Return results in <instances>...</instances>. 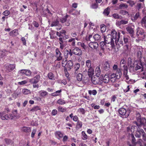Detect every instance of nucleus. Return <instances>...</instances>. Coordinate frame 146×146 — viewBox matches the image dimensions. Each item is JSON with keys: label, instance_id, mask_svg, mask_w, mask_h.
I'll list each match as a JSON object with an SVG mask.
<instances>
[{"label": "nucleus", "instance_id": "nucleus-1", "mask_svg": "<svg viewBox=\"0 0 146 146\" xmlns=\"http://www.w3.org/2000/svg\"><path fill=\"white\" fill-rule=\"evenodd\" d=\"M120 38V33L118 32L117 33L115 29H112L111 32V34H108L106 36H104V41L101 42L100 45L102 49H104L108 46L110 47L113 48L115 44L113 39L115 40V42L116 45H117L119 39Z\"/></svg>", "mask_w": 146, "mask_h": 146}, {"label": "nucleus", "instance_id": "nucleus-2", "mask_svg": "<svg viewBox=\"0 0 146 146\" xmlns=\"http://www.w3.org/2000/svg\"><path fill=\"white\" fill-rule=\"evenodd\" d=\"M119 116L123 118H127L129 116L130 112V110H127L123 108H121L118 110Z\"/></svg>", "mask_w": 146, "mask_h": 146}, {"label": "nucleus", "instance_id": "nucleus-3", "mask_svg": "<svg viewBox=\"0 0 146 146\" xmlns=\"http://www.w3.org/2000/svg\"><path fill=\"white\" fill-rule=\"evenodd\" d=\"M55 56L56 60L59 61L62 60L63 58V54L60 52L59 49L56 48L55 50Z\"/></svg>", "mask_w": 146, "mask_h": 146}, {"label": "nucleus", "instance_id": "nucleus-4", "mask_svg": "<svg viewBox=\"0 0 146 146\" xmlns=\"http://www.w3.org/2000/svg\"><path fill=\"white\" fill-rule=\"evenodd\" d=\"M135 122L138 128H140L142 125H146V119L145 118L138 119L137 121H135Z\"/></svg>", "mask_w": 146, "mask_h": 146}, {"label": "nucleus", "instance_id": "nucleus-5", "mask_svg": "<svg viewBox=\"0 0 146 146\" xmlns=\"http://www.w3.org/2000/svg\"><path fill=\"white\" fill-rule=\"evenodd\" d=\"M5 71L7 73L10 72L14 70L15 68V64H7L5 65Z\"/></svg>", "mask_w": 146, "mask_h": 146}, {"label": "nucleus", "instance_id": "nucleus-6", "mask_svg": "<svg viewBox=\"0 0 146 146\" xmlns=\"http://www.w3.org/2000/svg\"><path fill=\"white\" fill-rule=\"evenodd\" d=\"M92 77L91 78V81L93 84L96 85L97 84H100L102 83V80L100 78V77L96 76Z\"/></svg>", "mask_w": 146, "mask_h": 146}, {"label": "nucleus", "instance_id": "nucleus-7", "mask_svg": "<svg viewBox=\"0 0 146 146\" xmlns=\"http://www.w3.org/2000/svg\"><path fill=\"white\" fill-rule=\"evenodd\" d=\"M40 76L39 75H37L32 79H29V82L32 84H36L39 81Z\"/></svg>", "mask_w": 146, "mask_h": 146}, {"label": "nucleus", "instance_id": "nucleus-8", "mask_svg": "<svg viewBox=\"0 0 146 146\" xmlns=\"http://www.w3.org/2000/svg\"><path fill=\"white\" fill-rule=\"evenodd\" d=\"M100 78L102 80V83L103 82L106 84L108 83L110 80L109 75L108 74H105L104 76H100Z\"/></svg>", "mask_w": 146, "mask_h": 146}, {"label": "nucleus", "instance_id": "nucleus-9", "mask_svg": "<svg viewBox=\"0 0 146 146\" xmlns=\"http://www.w3.org/2000/svg\"><path fill=\"white\" fill-rule=\"evenodd\" d=\"M63 54L64 58L67 59L68 57L69 54L70 56H71L72 55V51L70 49H65L64 51Z\"/></svg>", "mask_w": 146, "mask_h": 146}, {"label": "nucleus", "instance_id": "nucleus-10", "mask_svg": "<svg viewBox=\"0 0 146 146\" xmlns=\"http://www.w3.org/2000/svg\"><path fill=\"white\" fill-rule=\"evenodd\" d=\"M20 73L21 74L25 75L27 76H30L31 74V71L27 69H22L20 70Z\"/></svg>", "mask_w": 146, "mask_h": 146}, {"label": "nucleus", "instance_id": "nucleus-11", "mask_svg": "<svg viewBox=\"0 0 146 146\" xmlns=\"http://www.w3.org/2000/svg\"><path fill=\"white\" fill-rule=\"evenodd\" d=\"M3 120H8L9 118V115L6 114L4 111L0 112V118Z\"/></svg>", "mask_w": 146, "mask_h": 146}, {"label": "nucleus", "instance_id": "nucleus-12", "mask_svg": "<svg viewBox=\"0 0 146 146\" xmlns=\"http://www.w3.org/2000/svg\"><path fill=\"white\" fill-rule=\"evenodd\" d=\"M72 54L73 53L78 56H80L82 54V50L77 47H76L74 49L72 50Z\"/></svg>", "mask_w": 146, "mask_h": 146}, {"label": "nucleus", "instance_id": "nucleus-13", "mask_svg": "<svg viewBox=\"0 0 146 146\" xmlns=\"http://www.w3.org/2000/svg\"><path fill=\"white\" fill-rule=\"evenodd\" d=\"M144 132V131L142 129H140V128H138L136 132L135 135V136L138 138L141 137V136L142 135Z\"/></svg>", "mask_w": 146, "mask_h": 146}, {"label": "nucleus", "instance_id": "nucleus-14", "mask_svg": "<svg viewBox=\"0 0 146 146\" xmlns=\"http://www.w3.org/2000/svg\"><path fill=\"white\" fill-rule=\"evenodd\" d=\"M134 28H132L131 26H128L126 28V30L128 33L130 34V36L132 37L134 33Z\"/></svg>", "mask_w": 146, "mask_h": 146}, {"label": "nucleus", "instance_id": "nucleus-15", "mask_svg": "<svg viewBox=\"0 0 146 146\" xmlns=\"http://www.w3.org/2000/svg\"><path fill=\"white\" fill-rule=\"evenodd\" d=\"M88 45L92 49H96L98 46V44L97 42H92L89 43Z\"/></svg>", "mask_w": 146, "mask_h": 146}, {"label": "nucleus", "instance_id": "nucleus-16", "mask_svg": "<svg viewBox=\"0 0 146 146\" xmlns=\"http://www.w3.org/2000/svg\"><path fill=\"white\" fill-rule=\"evenodd\" d=\"M80 65V64L78 63H76L74 65V74H77L80 72L79 69Z\"/></svg>", "mask_w": 146, "mask_h": 146}, {"label": "nucleus", "instance_id": "nucleus-17", "mask_svg": "<svg viewBox=\"0 0 146 146\" xmlns=\"http://www.w3.org/2000/svg\"><path fill=\"white\" fill-rule=\"evenodd\" d=\"M110 68L109 63L108 61H106L105 62L104 64L102 67V69L104 71H107L109 70Z\"/></svg>", "mask_w": 146, "mask_h": 146}, {"label": "nucleus", "instance_id": "nucleus-18", "mask_svg": "<svg viewBox=\"0 0 146 146\" xmlns=\"http://www.w3.org/2000/svg\"><path fill=\"white\" fill-rule=\"evenodd\" d=\"M39 96L42 98H45L48 95V93L44 90H41L39 92Z\"/></svg>", "mask_w": 146, "mask_h": 146}, {"label": "nucleus", "instance_id": "nucleus-19", "mask_svg": "<svg viewBox=\"0 0 146 146\" xmlns=\"http://www.w3.org/2000/svg\"><path fill=\"white\" fill-rule=\"evenodd\" d=\"M73 66V64L72 61L69 60L66 62V65L64 69H66V68H68L70 69L72 68Z\"/></svg>", "mask_w": 146, "mask_h": 146}, {"label": "nucleus", "instance_id": "nucleus-20", "mask_svg": "<svg viewBox=\"0 0 146 146\" xmlns=\"http://www.w3.org/2000/svg\"><path fill=\"white\" fill-rule=\"evenodd\" d=\"M21 130L26 133H29L31 131V128L29 127L24 126L21 128Z\"/></svg>", "mask_w": 146, "mask_h": 146}, {"label": "nucleus", "instance_id": "nucleus-21", "mask_svg": "<svg viewBox=\"0 0 146 146\" xmlns=\"http://www.w3.org/2000/svg\"><path fill=\"white\" fill-rule=\"evenodd\" d=\"M9 35L12 36H17L19 34L18 30L15 29L10 32L9 33Z\"/></svg>", "mask_w": 146, "mask_h": 146}, {"label": "nucleus", "instance_id": "nucleus-22", "mask_svg": "<svg viewBox=\"0 0 146 146\" xmlns=\"http://www.w3.org/2000/svg\"><path fill=\"white\" fill-rule=\"evenodd\" d=\"M115 74L116 75V76L117 77L116 78H117V79H119L122 75L121 69L120 68L117 69L116 71V73H115Z\"/></svg>", "mask_w": 146, "mask_h": 146}, {"label": "nucleus", "instance_id": "nucleus-23", "mask_svg": "<svg viewBox=\"0 0 146 146\" xmlns=\"http://www.w3.org/2000/svg\"><path fill=\"white\" fill-rule=\"evenodd\" d=\"M83 124L82 122L80 120H78L77 121V123L76 124V130H78L82 127Z\"/></svg>", "mask_w": 146, "mask_h": 146}, {"label": "nucleus", "instance_id": "nucleus-24", "mask_svg": "<svg viewBox=\"0 0 146 146\" xmlns=\"http://www.w3.org/2000/svg\"><path fill=\"white\" fill-rule=\"evenodd\" d=\"M110 8L109 7H108L104 10L103 13L105 16L108 17L110 13Z\"/></svg>", "mask_w": 146, "mask_h": 146}, {"label": "nucleus", "instance_id": "nucleus-25", "mask_svg": "<svg viewBox=\"0 0 146 146\" xmlns=\"http://www.w3.org/2000/svg\"><path fill=\"white\" fill-rule=\"evenodd\" d=\"M140 16L139 13L137 12L136 13L135 15L134 16H131V19L133 22H135L139 18Z\"/></svg>", "mask_w": 146, "mask_h": 146}, {"label": "nucleus", "instance_id": "nucleus-26", "mask_svg": "<svg viewBox=\"0 0 146 146\" xmlns=\"http://www.w3.org/2000/svg\"><path fill=\"white\" fill-rule=\"evenodd\" d=\"M77 75L76 78L77 80L78 81L80 82L82 81L83 77V74H82L80 73V72H78L77 74H74Z\"/></svg>", "mask_w": 146, "mask_h": 146}, {"label": "nucleus", "instance_id": "nucleus-27", "mask_svg": "<svg viewBox=\"0 0 146 146\" xmlns=\"http://www.w3.org/2000/svg\"><path fill=\"white\" fill-rule=\"evenodd\" d=\"M117 77L116 75L115 74V73H113L111 75L110 80L112 82H114L117 79Z\"/></svg>", "mask_w": 146, "mask_h": 146}, {"label": "nucleus", "instance_id": "nucleus-28", "mask_svg": "<svg viewBox=\"0 0 146 146\" xmlns=\"http://www.w3.org/2000/svg\"><path fill=\"white\" fill-rule=\"evenodd\" d=\"M101 72L100 67L99 66L97 67L95 70V75L96 76L99 77Z\"/></svg>", "mask_w": 146, "mask_h": 146}, {"label": "nucleus", "instance_id": "nucleus-29", "mask_svg": "<svg viewBox=\"0 0 146 146\" xmlns=\"http://www.w3.org/2000/svg\"><path fill=\"white\" fill-rule=\"evenodd\" d=\"M93 38L96 41L100 42L101 40V36L98 34H95Z\"/></svg>", "mask_w": 146, "mask_h": 146}, {"label": "nucleus", "instance_id": "nucleus-30", "mask_svg": "<svg viewBox=\"0 0 146 146\" xmlns=\"http://www.w3.org/2000/svg\"><path fill=\"white\" fill-rule=\"evenodd\" d=\"M126 61L124 58H123L121 60L120 62V66L121 67H123V68H125V66H127L125 65Z\"/></svg>", "mask_w": 146, "mask_h": 146}, {"label": "nucleus", "instance_id": "nucleus-31", "mask_svg": "<svg viewBox=\"0 0 146 146\" xmlns=\"http://www.w3.org/2000/svg\"><path fill=\"white\" fill-rule=\"evenodd\" d=\"M82 139L84 140H86L88 139V136L84 131L81 132Z\"/></svg>", "mask_w": 146, "mask_h": 146}, {"label": "nucleus", "instance_id": "nucleus-32", "mask_svg": "<svg viewBox=\"0 0 146 146\" xmlns=\"http://www.w3.org/2000/svg\"><path fill=\"white\" fill-rule=\"evenodd\" d=\"M136 66L135 68V70H137L140 69L142 67V63L141 62H138L136 64Z\"/></svg>", "mask_w": 146, "mask_h": 146}, {"label": "nucleus", "instance_id": "nucleus-33", "mask_svg": "<svg viewBox=\"0 0 146 146\" xmlns=\"http://www.w3.org/2000/svg\"><path fill=\"white\" fill-rule=\"evenodd\" d=\"M61 92V90H57L55 92H54L53 93H52L51 94V95L54 97L56 96H59Z\"/></svg>", "mask_w": 146, "mask_h": 146}, {"label": "nucleus", "instance_id": "nucleus-34", "mask_svg": "<svg viewBox=\"0 0 146 146\" xmlns=\"http://www.w3.org/2000/svg\"><path fill=\"white\" fill-rule=\"evenodd\" d=\"M88 69V75L89 76H92L94 74V70L91 67Z\"/></svg>", "mask_w": 146, "mask_h": 146}, {"label": "nucleus", "instance_id": "nucleus-35", "mask_svg": "<svg viewBox=\"0 0 146 146\" xmlns=\"http://www.w3.org/2000/svg\"><path fill=\"white\" fill-rule=\"evenodd\" d=\"M40 110L41 109L39 106H36L33 107L30 110V111L34 112L35 111H36Z\"/></svg>", "mask_w": 146, "mask_h": 146}, {"label": "nucleus", "instance_id": "nucleus-36", "mask_svg": "<svg viewBox=\"0 0 146 146\" xmlns=\"http://www.w3.org/2000/svg\"><path fill=\"white\" fill-rule=\"evenodd\" d=\"M48 76L49 79L51 80H55L54 75L51 72H50L48 73Z\"/></svg>", "mask_w": 146, "mask_h": 146}, {"label": "nucleus", "instance_id": "nucleus-37", "mask_svg": "<svg viewBox=\"0 0 146 146\" xmlns=\"http://www.w3.org/2000/svg\"><path fill=\"white\" fill-rule=\"evenodd\" d=\"M20 94V92L16 91L14 92L12 94V96L14 99H16Z\"/></svg>", "mask_w": 146, "mask_h": 146}, {"label": "nucleus", "instance_id": "nucleus-38", "mask_svg": "<svg viewBox=\"0 0 146 146\" xmlns=\"http://www.w3.org/2000/svg\"><path fill=\"white\" fill-rule=\"evenodd\" d=\"M112 17L115 19H119L122 18V16L119 15L117 13H114L112 15Z\"/></svg>", "mask_w": 146, "mask_h": 146}, {"label": "nucleus", "instance_id": "nucleus-39", "mask_svg": "<svg viewBox=\"0 0 146 146\" xmlns=\"http://www.w3.org/2000/svg\"><path fill=\"white\" fill-rule=\"evenodd\" d=\"M57 103L59 104L62 105H64L66 103L65 101L62 99H60L58 100L57 102Z\"/></svg>", "mask_w": 146, "mask_h": 146}, {"label": "nucleus", "instance_id": "nucleus-40", "mask_svg": "<svg viewBox=\"0 0 146 146\" xmlns=\"http://www.w3.org/2000/svg\"><path fill=\"white\" fill-rule=\"evenodd\" d=\"M56 136H58L60 138H62L63 136V134L60 131H56L55 133Z\"/></svg>", "mask_w": 146, "mask_h": 146}, {"label": "nucleus", "instance_id": "nucleus-41", "mask_svg": "<svg viewBox=\"0 0 146 146\" xmlns=\"http://www.w3.org/2000/svg\"><path fill=\"white\" fill-rule=\"evenodd\" d=\"M78 111L80 113L84 115L85 114L86 111L85 109L83 108H80L78 110Z\"/></svg>", "mask_w": 146, "mask_h": 146}, {"label": "nucleus", "instance_id": "nucleus-42", "mask_svg": "<svg viewBox=\"0 0 146 146\" xmlns=\"http://www.w3.org/2000/svg\"><path fill=\"white\" fill-rule=\"evenodd\" d=\"M100 30L102 33L105 32L106 29V27L104 24H102L100 25Z\"/></svg>", "mask_w": 146, "mask_h": 146}, {"label": "nucleus", "instance_id": "nucleus-43", "mask_svg": "<svg viewBox=\"0 0 146 146\" xmlns=\"http://www.w3.org/2000/svg\"><path fill=\"white\" fill-rule=\"evenodd\" d=\"M119 13L123 15H125L128 16L129 15V13L127 11L123 10H120L119 12Z\"/></svg>", "mask_w": 146, "mask_h": 146}, {"label": "nucleus", "instance_id": "nucleus-44", "mask_svg": "<svg viewBox=\"0 0 146 146\" xmlns=\"http://www.w3.org/2000/svg\"><path fill=\"white\" fill-rule=\"evenodd\" d=\"M88 94L91 95L92 94L93 95H95L97 94V91L95 90H89L88 91Z\"/></svg>", "mask_w": 146, "mask_h": 146}, {"label": "nucleus", "instance_id": "nucleus-45", "mask_svg": "<svg viewBox=\"0 0 146 146\" xmlns=\"http://www.w3.org/2000/svg\"><path fill=\"white\" fill-rule=\"evenodd\" d=\"M68 17V15H66L65 17H64L60 19V21L62 23H65Z\"/></svg>", "mask_w": 146, "mask_h": 146}, {"label": "nucleus", "instance_id": "nucleus-46", "mask_svg": "<svg viewBox=\"0 0 146 146\" xmlns=\"http://www.w3.org/2000/svg\"><path fill=\"white\" fill-rule=\"evenodd\" d=\"M128 66L129 67V70L131 71H133L134 69V63H132L131 64L128 65Z\"/></svg>", "mask_w": 146, "mask_h": 146}, {"label": "nucleus", "instance_id": "nucleus-47", "mask_svg": "<svg viewBox=\"0 0 146 146\" xmlns=\"http://www.w3.org/2000/svg\"><path fill=\"white\" fill-rule=\"evenodd\" d=\"M22 92L24 94L27 95L30 93V91L27 89H23L22 90Z\"/></svg>", "mask_w": 146, "mask_h": 146}, {"label": "nucleus", "instance_id": "nucleus-48", "mask_svg": "<svg viewBox=\"0 0 146 146\" xmlns=\"http://www.w3.org/2000/svg\"><path fill=\"white\" fill-rule=\"evenodd\" d=\"M58 110L59 111L63 112L66 111V108H64L60 106L58 107Z\"/></svg>", "mask_w": 146, "mask_h": 146}, {"label": "nucleus", "instance_id": "nucleus-49", "mask_svg": "<svg viewBox=\"0 0 146 146\" xmlns=\"http://www.w3.org/2000/svg\"><path fill=\"white\" fill-rule=\"evenodd\" d=\"M6 56V52L2 50H0V58H2Z\"/></svg>", "mask_w": 146, "mask_h": 146}, {"label": "nucleus", "instance_id": "nucleus-50", "mask_svg": "<svg viewBox=\"0 0 146 146\" xmlns=\"http://www.w3.org/2000/svg\"><path fill=\"white\" fill-rule=\"evenodd\" d=\"M9 119H12L17 118L16 115H15L14 114H9Z\"/></svg>", "mask_w": 146, "mask_h": 146}, {"label": "nucleus", "instance_id": "nucleus-51", "mask_svg": "<svg viewBox=\"0 0 146 146\" xmlns=\"http://www.w3.org/2000/svg\"><path fill=\"white\" fill-rule=\"evenodd\" d=\"M60 45V48L62 50L64 48V47L66 46V44L65 43V42L63 41L62 42H59Z\"/></svg>", "mask_w": 146, "mask_h": 146}, {"label": "nucleus", "instance_id": "nucleus-52", "mask_svg": "<svg viewBox=\"0 0 146 146\" xmlns=\"http://www.w3.org/2000/svg\"><path fill=\"white\" fill-rule=\"evenodd\" d=\"M86 66L88 68L91 67V61L90 60H87L86 62Z\"/></svg>", "mask_w": 146, "mask_h": 146}, {"label": "nucleus", "instance_id": "nucleus-53", "mask_svg": "<svg viewBox=\"0 0 146 146\" xmlns=\"http://www.w3.org/2000/svg\"><path fill=\"white\" fill-rule=\"evenodd\" d=\"M59 23V21L58 20H56L55 21L53 22L51 24V26L52 27L54 26L58 25Z\"/></svg>", "mask_w": 146, "mask_h": 146}, {"label": "nucleus", "instance_id": "nucleus-54", "mask_svg": "<svg viewBox=\"0 0 146 146\" xmlns=\"http://www.w3.org/2000/svg\"><path fill=\"white\" fill-rule=\"evenodd\" d=\"M142 24H144L145 27L146 28V16L144 17L141 21Z\"/></svg>", "mask_w": 146, "mask_h": 146}, {"label": "nucleus", "instance_id": "nucleus-55", "mask_svg": "<svg viewBox=\"0 0 146 146\" xmlns=\"http://www.w3.org/2000/svg\"><path fill=\"white\" fill-rule=\"evenodd\" d=\"M62 66L65 67L66 65V64L65 63L67 61V59L64 58L62 60Z\"/></svg>", "mask_w": 146, "mask_h": 146}, {"label": "nucleus", "instance_id": "nucleus-56", "mask_svg": "<svg viewBox=\"0 0 146 146\" xmlns=\"http://www.w3.org/2000/svg\"><path fill=\"white\" fill-rule=\"evenodd\" d=\"M128 72L127 67L125 66V68H123V75L124 76L127 75Z\"/></svg>", "mask_w": 146, "mask_h": 146}, {"label": "nucleus", "instance_id": "nucleus-57", "mask_svg": "<svg viewBox=\"0 0 146 146\" xmlns=\"http://www.w3.org/2000/svg\"><path fill=\"white\" fill-rule=\"evenodd\" d=\"M10 13V12L9 11L6 10L4 11L2 13V14L4 16H7L9 15Z\"/></svg>", "mask_w": 146, "mask_h": 146}, {"label": "nucleus", "instance_id": "nucleus-58", "mask_svg": "<svg viewBox=\"0 0 146 146\" xmlns=\"http://www.w3.org/2000/svg\"><path fill=\"white\" fill-rule=\"evenodd\" d=\"M131 137H132V140L131 142L132 143L134 144V145H135L136 144V142H135L136 140L135 139V138L134 136V135H131Z\"/></svg>", "mask_w": 146, "mask_h": 146}, {"label": "nucleus", "instance_id": "nucleus-59", "mask_svg": "<svg viewBox=\"0 0 146 146\" xmlns=\"http://www.w3.org/2000/svg\"><path fill=\"white\" fill-rule=\"evenodd\" d=\"M36 129H34L33 130L31 134V137L32 138H33L34 137V136L36 133Z\"/></svg>", "mask_w": 146, "mask_h": 146}, {"label": "nucleus", "instance_id": "nucleus-60", "mask_svg": "<svg viewBox=\"0 0 146 146\" xmlns=\"http://www.w3.org/2000/svg\"><path fill=\"white\" fill-rule=\"evenodd\" d=\"M124 7L125 8H127L128 7L127 5H125V4H121L119 5V9H121L122 7Z\"/></svg>", "mask_w": 146, "mask_h": 146}, {"label": "nucleus", "instance_id": "nucleus-61", "mask_svg": "<svg viewBox=\"0 0 146 146\" xmlns=\"http://www.w3.org/2000/svg\"><path fill=\"white\" fill-rule=\"evenodd\" d=\"M91 7L93 9H96L98 7V5L97 3H94L92 4L91 5Z\"/></svg>", "mask_w": 146, "mask_h": 146}, {"label": "nucleus", "instance_id": "nucleus-62", "mask_svg": "<svg viewBox=\"0 0 146 146\" xmlns=\"http://www.w3.org/2000/svg\"><path fill=\"white\" fill-rule=\"evenodd\" d=\"M142 50H141V51L139 50L137 52V56L138 58H141V56L142 55Z\"/></svg>", "mask_w": 146, "mask_h": 146}, {"label": "nucleus", "instance_id": "nucleus-63", "mask_svg": "<svg viewBox=\"0 0 146 146\" xmlns=\"http://www.w3.org/2000/svg\"><path fill=\"white\" fill-rule=\"evenodd\" d=\"M134 62L133 61L132 59L130 58H129L128 60V65L131 64L132 63H134Z\"/></svg>", "mask_w": 146, "mask_h": 146}, {"label": "nucleus", "instance_id": "nucleus-64", "mask_svg": "<svg viewBox=\"0 0 146 146\" xmlns=\"http://www.w3.org/2000/svg\"><path fill=\"white\" fill-rule=\"evenodd\" d=\"M73 120L75 122H77L78 120V118L76 115H75L74 116L73 118H72Z\"/></svg>", "mask_w": 146, "mask_h": 146}]
</instances>
